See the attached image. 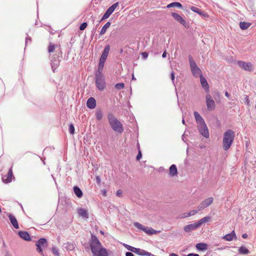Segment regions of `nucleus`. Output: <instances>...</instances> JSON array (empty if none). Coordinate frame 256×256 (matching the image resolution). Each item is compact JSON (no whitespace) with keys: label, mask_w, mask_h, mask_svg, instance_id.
Wrapping results in <instances>:
<instances>
[{"label":"nucleus","mask_w":256,"mask_h":256,"mask_svg":"<svg viewBox=\"0 0 256 256\" xmlns=\"http://www.w3.org/2000/svg\"><path fill=\"white\" fill-rule=\"evenodd\" d=\"M198 227L200 226L198 222H196L186 226L184 228V230L186 232H188L196 229Z\"/></svg>","instance_id":"14"},{"label":"nucleus","mask_w":256,"mask_h":256,"mask_svg":"<svg viewBox=\"0 0 256 256\" xmlns=\"http://www.w3.org/2000/svg\"><path fill=\"white\" fill-rule=\"evenodd\" d=\"M244 102L247 106L250 105V100L248 96H244Z\"/></svg>","instance_id":"50"},{"label":"nucleus","mask_w":256,"mask_h":256,"mask_svg":"<svg viewBox=\"0 0 256 256\" xmlns=\"http://www.w3.org/2000/svg\"><path fill=\"white\" fill-rule=\"evenodd\" d=\"M62 58V56L60 57L58 56V53L56 54L52 57V59L51 60V66L54 72L56 68L59 66Z\"/></svg>","instance_id":"6"},{"label":"nucleus","mask_w":256,"mask_h":256,"mask_svg":"<svg viewBox=\"0 0 256 256\" xmlns=\"http://www.w3.org/2000/svg\"><path fill=\"white\" fill-rule=\"evenodd\" d=\"M200 83L202 86V88L206 90H208V84L207 82L206 79L202 76V75H200Z\"/></svg>","instance_id":"23"},{"label":"nucleus","mask_w":256,"mask_h":256,"mask_svg":"<svg viewBox=\"0 0 256 256\" xmlns=\"http://www.w3.org/2000/svg\"><path fill=\"white\" fill-rule=\"evenodd\" d=\"M132 80H136V78H135L134 75H132Z\"/></svg>","instance_id":"64"},{"label":"nucleus","mask_w":256,"mask_h":256,"mask_svg":"<svg viewBox=\"0 0 256 256\" xmlns=\"http://www.w3.org/2000/svg\"><path fill=\"white\" fill-rule=\"evenodd\" d=\"M210 220H211V217L207 216H205V217L201 218L197 222H198L199 226H200L203 224L210 221Z\"/></svg>","instance_id":"29"},{"label":"nucleus","mask_w":256,"mask_h":256,"mask_svg":"<svg viewBox=\"0 0 256 256\" xmlns=\"http://www.w3.org/2000/svg\"><path fill=\"white\" fill-rule=\"evenodd\" d=\"M198 128L200 133L204 137L206 138H208L209 137V132L206 122L200 125H198Z\"/></svg>","instance_id":"9"},{"label":"nucleus","mask_w":256,"mask_h":256,"mask_svg":"<svg viewBox=\"0 0 256 256\" xmlns=\"http://www.w3.org/2000/svg\"><path fill=\"white\" fill-rule=\"evenodd\" d=\"M235 137V133L232 130H227L223 134L222 146L224 151L228 150L232 146Z\"/></svg>","instance_id":"2"},{"label":"nucleus","mask_w":256,"mask_h":256,"mask_svg":"<svg viewBox=\"0 0 256 256\" xmlns=\"http://www.w3.org/2000/svg\"><path fill=\"white\" fill-rule=\"evenodd\" d=\"M110 22H107L102 28L100 32V34L103 35L105 34V32L106 31V30L108 28L110 27Z\"/></svg>","instance_id":"35"},{"label":"nucleus","mask_w":256,"mask_h":256,"mask_svg":"<svg viewBox=\"0 0 256 256\" xmlns=\"http://www.w3.org/2000/svg\"><path fill=\"white\" fill-rule=\"evenodd\" d=\"M110 16V14L106 12H105V14H104V16H102L101 20L99 21L98 23H100L102 21L108 18Z\"/></svg>","instance_id":"46"},{"label":"nucleus","mask_w":256,"mask_h":256,"mask_svg":"<svg viewBox=\"0 0 256 256\" xmlns=\"http://www.w3.org/2000/svg\"><path fill=\"white\" fill-rule=\"evenodd\" d=\"M52 252L56 256H60L59 250L56 246H53L52 248Z\"/></svg>","instance_id":"40"},{"label":"nucleus","mask_w":256,"mask_h":256,"mask_svg":"<svg viewBox=\"0 0 256 256\" xmlns=\"http://www.w3.org/2000/svg\"><path fill=\"white\" fill-rule=\"evenodd\" d=\"M134 226L138 228L139 230H140L146 232L147 234L148 230L149 228L148 226H144L142 224H140L138 222H135L134 224Z\"/></svg>","instance_id":"21"},{"label":"nucleus","mask_w":256,"mask_h":256,"mask_svg":"<svg viewBox=\"0 0 256 256\" xmlns=\"http://www.w3.org/2000/svg\"><path fill=\"white\" fill-rule=\"evenodd\" d=\"M9 219L10 221L11 224L15 228H18V224L16 218L12 214H10L8 216Z\"/></svg>","instance_id":"20"},{"label":"nucleus","mask_w":256,"mask_h":256,"mask_svg":"<svg viewBox=\"0 0 256 256\" xmlns=\"http://www.w3.org/2000/svg\"><path fill=\"white\" fill-rule=\"evenodd\" d=\"M206 99L208 110L210 111L214 110L216 108V104L212 96L208 94L206 96Z\"/></svg>","instance_id":"10"},{"label":"nucleus","mask_w":256,"mask_h":256,"mask_svg":"<svg viewBox=\"0 0 256 256\" xmlns=\"http://www.w3.org/2000/svg\"><path fill=\"white\" fill-rule=\"evenodd\" d=\"M234 238H236V235L234 231H232V232L226 234L225 235L223 238L227 241H232Z\"/></svg>","instance_id":"24"},{"label":"nucleus","mask_w":256,"mask_h":256,"mask_svg":"<svg viewBox=\"0 0 256 256\" xmlns=\"http://www.w3.org/2000/svg\"><path fill=\"white\" fill-rule=\"evenodd\" d=\"M124 88V84L122 82L116 84L115 88L118 90L123 89Z\"/></svg>","instance_id":"41"},{"label":"nucleus","mask_w":256,"mask_h":256,"mask_svg":"<svg viewBox=\"0 0 256 256\" xmlns=\"http://www.w3.org/2000/svg\"><path fill=\"white\" fill-rule=\"evenodd\" d=\"M187 256H200L198 254H189L187 255Z\"/></svg>","instance_id":"58"},{"label":"nucleus","mask_w":256,"mask_h":256,"mask_svg":"<svg viewBox=\"0 0 256 256\" xmlns=\"http://www.w3.org/2000/svg\"><path fill=\"white\" fill-rule=\"evenodd\" d=\"M198 210H192L188 212V216H190L194 215L196 214L198 212Z\"/></svg>","instance_id":"47"},{"label":"nucleus","mask_w":256,"mask_h":256,"mask_svg":"<svg viewBox=\"0 0 256 256\" xmlns=\"http://www.w3.org/2000/svg\"><path fill=\"white\" fill-rule=\"evenodd\" d=\"M110 46L108 44L105 46V48L102 52V54L108 56V53L110 52Z\"/></svg>","instance_id":"39"},{"label":"nucleus","mask_w":256,"mask_h":256,"mask_svg":"<svg viewBox=\"0 0 256 256\" xmlns=\"http://www.w3.org/2000/svg\"><path fill=\"white\" fill-rule=\"evenodd\" d=\"M69 132L71 134H74V127L72 124L69 125Z\"/></svg>","instance_id":"44"},{"label":"nucleus","mask_w":256,"mask_h":256,"mask_svg":"<svg viewBox=\"0 0 256 256\" xmlns=\"http://www.w3.org/2000/svg\"><path fill=\"white\" fill-rule=\"evenodd\" d=\"M96 119L100 120L103 118V112L100 109H97L95 113Z\"/></svg>","instance_id":"30"},{"label":"nucleus","mask_w":256,"mask_h":256,"mask_svg":"<svg viewBox=\"0 0 256 256\" xmlns=\"http://www.w3.org/2000/svg\"><path fill=\"white\" fill-rule=\"evenodd\" d=\"M250 24L245 22H241L240 23V26L242 30H245L249 28Z\"/></svg>","instance_id":"36"},{"label":"nucleus","mask_w":256,"mask_h":256,"mask_svg":"<svg viewBox=\"0 0 256 256\" xmlns=\"http://www.w3.org/2000/svg\"><path fill=\"white\" fill-rule=\"evenodd\" d=\"M170 256H178V255L174 253H172L170 254Z\"/></svg>","instance_id":"63"},{"label":"nucleus","mask_w":256,"mask_h":256,"mask_svg":"<svg viewBox=\"0 0 256 256\" xmlns=\"http://www.w3.org/2000/svg\"><path fill=\"white\" fill-rule=\"evenodd\" d=\"M87 23L86 22H82L80 26V30H84L87 26Z\"/></svg>","instance_id":"48"},{"label":"nucleus","mask_w":256,"mask_h":256,"mask_svg":"<svg viewBox=\"0 0 256 256\" xmlns=\"http://www.w3.org/2000/svg\"><path fill=\"white\" fill-rule=\"evenodd\" d=\"M194 114L196 122L198 124V125H200L202 124L205 123L204 118L202 117V116L199 114L198 112H194Z\"/></svg>","instance_id":"19"},{"label":"nucleus","mask_w":256,"mask_h":256,"mask_svg":"<svg viewBox=\"0 0 256 256\" xmlns=\"http://www.w3.org/2000/svg\"><path fill=\"white\" fill-rule=\"evenodd\" d=\"M142 156V153H141L140 151L139 150L138 153V155L136 156V160H140Z\"/></svg>","instance_id":"53"},{"label":"nucleus","mask_w":256,"mask_h":256,"mask_svg":"<svg viewBox=\"0 0 256 256\" xmlns=\"http://www.w3.org/2000/svg\"><path fill=\"white\" fill-rule=\"evenodd\" d=\"M122 190H118L116 192V196L120 197L122 196Z\"/></svg>","instance_id":"54"},{"label":"nucleus","mask_w":256,"mask_h":256,"mask_svg":"<svg viewBox=\"0 0 256 256\" xmlns=\"http://www.w3.org/2000/svg\"><path fill=\"white\" fill-rule=\"evenodd\" d=\"M140 256H154L153 254H152L150 252H146L144 250H142V252L140 254Z\"/></svg>","instance_id":"42"},{"label":"nucleus","mask_w":256,"mask_h":256,"mask_svg":"<svg viewBox=\"0 0 256 256\" xmlns=\"http://www.w3.org/2000/svg\"><path fill=\"white\" fill-rule=\"evenodd\" d=\"M104 65V63L99 62L98 70L96 72L95 74H103L102 72L103 71Z\"/></svg>","instance_id":"31"},{"label":"nucleus","mask_w":256,"mask_h":256,"mask_svg":"<svg viewBox=\"0 0 256 256\" xmlns=\"http://www.w3.org/2000/svg\"><path fill=\"white\" fill-rule=\"evenodd\" d=\"M93 256H108L107 250L104 248L96 236L91 234V238L89 241Z\"/></svg>","instance_id":"1"},{"label":"nucleus","mask_w":256,"mask_h":256,"mask_svg":"<svg viewBox=\"0 0 256 256\" xmlns=\"http://www.w3.org/2000/svg\"><path fill=\"white\" fill-rule=\"evenodd\" d=\"M108 120L112 130L120 134L124 131V127L121 122L112 112L108 114Z\"/></svg>","instance_id":"3"},{"label":"nucleus","mask_w":256,"mask_h":256,"mask_svg":"<svg viewBox=\"0 0 256 256\" xmlns=\"http://www.w3.org/2000/svg\"><path fill=\"white\" fill-rule=\"evenodd\" d=\"M213 201L214 198L212 197L205 199L198 206V210L201 211L204 210L205 208L210 206L213 202Z\"/></svg>","instance_id":"8"},{"label":"nucleus","mask_w":256,"mask_h":256,"mask_svg":"<svg viewBox=\"0 0 256 256\" xmlns=\"http://www.w3.org/2000/svg\"><path fill=\"white\" fill-rule=\"evenodd\" d=\"M74 192L76 196L79 198H80L82 196V192L80 188L78 186H74Z\"/></svg>","instance_id":"27"},{"label":"nucleus","mask_w":256,"mask_h":256,"mask_svg":"<svg viewBox=\"0 0 256 256\" xmlns=\"http://www.w3.org/2000/svg\"><path fill=\"white\" fill-rule=\"evenodd\" d=\"M95 84L99 90H104L106 87L105 78L103 74H95Z\"/></svg>","instance_id":"5"},{"label":"nucleus","mask_w":256,"mask_h":256,"mask_svg":"<svg viewBox=\"0 0 256 256\" xmlns=\"http://www.w3.org/2000/svg\"><path fill=\"white\" fill-rule=\"evenodd\" d=\"M96 182L98 184H100V183L101 180H100V178L99 176H96Z\"/></svg>","instance_id":"57"},{"label":"nucleus","mask_w":256,"mask_h":256,"mask_svg":"<svg viewBox=\"0 0 256 256\" xmlns=\"http://www.w3.org/2000/svg\"><path fill=\"white\" fill-rule=\"evenodd\" d=\"M78 212L79 216H82L84 218H88V211L84 208H80L78 209Z\"/></svg>","instance_id":"22"},{"label":"nucleus","mask_w":256,"mask_h":256,"mask_svg":"<svg viewBox=\"0 0 256 256\" xmlns=\"http://www.w3.org/2000/svg\"><path fill=\"white\" fill-rule=\"evenodd\" d=\"M178 174V170L175 164H172L170 168V174L174 176Z\"/></svg>","instance_id":"26"},{"label":"nucleus","mask_w":256,"mask_h":256,"mask_svg":"<svg viewBox=\"0 0 256 256\" xmlns=\"http://www.w3.org/2000/svg\"><path fill=\"white\" fill-rule=\"evenodd\" d=\"M36 245L45 248L47 246L46 240L44 238H40L36 242Z\"/></svg>","instance_id":"28"},{"label":"nucleus","mask_w":256,"mask_h":256,"mask_svg":"<svg viewBox=\"0 0 256 256\" xmlns=\"http://www.w3.org/2000/svg\"><path fill=\"white\" fill-rule=\"evenodd\" d=\"M76 246V245L74 243H72L70 242H66L62 244L63 248L68 251H72L74 250Z\"/></svg>","instance_id":"15"},{"label":"nucleus","mask_w":256,"mask_h":256,"mask_svg":"<svg viewBox=\"0 0 256 256\" xmlns=\"http://www.w3.org/2000/svg\"><path fill=\"white\" fill-rule=\"evenodd\" d=\"M166 51H164V52H163L162 54V57L163 58H166Z\"/></svg>","instance_id":"62"},{"label":"nucleus","mask_w":256,"mask_h":256,"mask_svg":"<svg viewBox=\"0 0 256 256\" xmlns=\"http://www.w3.org/2000/svg\"><path fill=\"white\" fill-rule=\"evenodd\" d=\"M168 8H170L172 7H177L180 8H182V4L178 2H173L170 4H168L167 6Z\"/></svg>","instance_id":"32"},{"label":"nucleus","mask_w":256,"mask_h":256,"mask_svg":"<svg viewBox=\"0 0 256 256\" xmlns=\"http://www.w3.org/2000/svg\"><path fill=\"white\" fill-rule=\"evenodd\" d=\"M142 55L144 58H146L148 56V54L146 52H143L142 53Z\"/></svg>","instance_id":"55"},{"label":"nucleus","mask_w":256,"mask_h":256,"mask_svg":"<svg viewBox=\"0 0 256 256\" xmlns=\"http://www.w3.org/2000/svg\"><path fill=\"white\" fill-rule=\"evenodd\" d=\"M86 106L90 109H94L96 106V100L94 98H89L86 102Z\"/></svg>","instance_id":"17"},{"label":"nucleus","mask_w":256,"mask_h":256,"mask_svg":"<svg viewBox=\"0 0 256 256\" xmlns=\"http://www.w3.org/2000/svg\"><path fill=\"white\" fill-rule=\"evenodd\" d=\"M224 94H225V96H226V97H227V98H230V94H228V92L227 91H226V92H225Z\"/></svg>","instance_id":"60"},{"label":"nucleus","mask_w":256,"mask_h":256,"mask_svg":"<svg viewBox=\"0 0 256 256\" xmlns=\"http://www.w3.org/2000/svg\"><path fill=\"white\" fill-rule=\"evenodd\" d=\"M196 248L198 250L204 251L207 249L208 245L203 242L198 243L196 244Z\"/></svg>","instance_id":"25"},{"label":"nucleus","mask_w":256,"mask_h":256,"mask_svg":"<svg viewBox=\"0 0 256 256\" xmlns=\"http://www.w3.org/2000/svg\"><path fill=\"white\" fill-rule=\"evenodd\" d=\"M248 236L246 234H244L242 235V238H248Z\"/></svg>","instance_id":"61"},{"label":"nucleus","mask_w":256,"mask_h":256,"mask_svg":"<svg viewBox=\"0 0 256 256\" xmlns=\"http://www.w3.org/2000/svg\"><path fill=\"white\" fill-rule=\"evenodd\" d=\"M124 246L130 252H134L135 254H138V255L140 256V254L142 252V249L139 248H136L134 247H133L132 246H130V245L124 244Z\"/></svg>","instance_id":"16"},{"label":"nucleus","mask_w":256,"mask_h":256,"mask_svg":"<svg viewBox=\"0 0 256 256\" xmlns=\"http://www.w3.org/2000/svg\"><path fill=\"white\" fill-rule=\"evenodd\" d=\"M170 78H171V79H172V83L174 84V78H175V76H174V72H172L171 74H170Z\"/></svg>","instance_id":"52"},{"label":"nucleus","mask_w":256,"mask_h":256,"mask_svg":"<svg viewBox=\"0 0 256 256\" xmlns=\"http://www.w3.org/2000/svg\"><path fill=\"white\" fill-rule=\"evenodd\" d=\"M48 52L49 53L56 52V54L58 53V56L60 57L62 56V52L60 45L54 44L50 43L48 47Z\"/></svg>","instance_id":"7"},{"label":"nucleus","mask_w":256,"mask_h":256,"mask_svg":"<svg viewBox=\"0 0 256 256\" xmlns=\"http://www.w3.org/2000/svg\"><path fill=\"white\" fill-rule=\"evenodd\" d=\"M126 256H134L132 252H128L126 254Z\"/></svg>","instance_id":"56"},{"label":"nucleus","mask_w":256,"mask_h":256,"mask_svg":"<svg viewBox=\"0 0 256 256\" xmlns=\"http://www.w3.org/2000/svg\"><path fill=\"white\" fill-rule=\"evenodd\" d=\"M238 64L240 68H242L245 70L251 72L253 69L252 64L250 62H246L243 61L239 60L238 62Z\"/></svg>","instance_id":"11"},{"label":"nucleus","mask_w":256,"mask_h":256,"mask_svg":"<svg viewBox=\"0 0 256 256\" xmlns=\"http://www.w3.org/2000/svg\"><path fill=\"white\" fill-rule=\"evenodd\" d=\"M110 16V14L106 12H105V14H104V16H102L101 20L99 21L98 23H100L102 21L108 18Z\"/></svg>","instance_id":"45"},{"label":"nucleus","mask_w":256,"mask_h":256,"mask_svg":"<svg viewBox=\"0 0 256 256\" xmlns=\"http://www.w3.org/2000/svg\"><path fill=\"white\" fill-rule=\"evenodd\" d=\"M30 38H26V45L28 42H30Z\"/></svg>","instance_id":"59"},{"label":"nucleus","mask_w":256,"mask_h":256,"mask_svg":"<svg viewBox=\"0 0 256 256\" xmlns=\"http://www.w3.org/2000/svg\"><path fill=\"white\" fill-rule=\"evenodd\" d=\"M18 234L19 236L23 240L26 241H30L31 240L30 236L27 232L19 231Z\"/></svg>","instance_id":"18"},{"label":"nucleus","mask_w":256,"mask_h":256,"mask_svg":"<svg viewBox=\"0 0 256 256\" xmlns=\"http://www.w3.org/2000/svg\"><path fill=\"white\" fill-rule=\"evenodd\" d=\"M171 15L176 21L186 26V22L180 15L176 12H172Z\"/></svg>","instance_id":"12"},{"label":"nucleus","mask_w":256,"mask_h":256,"mask_svg":"<svg viewBox=\"0 0 256 256\" xmlns=\"http://www.w3.org/2000/svg\"><path fill=\"white\" fill-rule=\"evenodd\" d=\"M160 232V231H157L152 228H149L148 230L147 234L148 235H152L154 234H157Z\"/></svg>","instance_id":"38"},{"label":"nucleus","mask_w":256,"mask_h":256,"mask_svg":"<svg viewBox=\"0 0 256 256\" xmlns=\"http://www.w3.org/2000/svg\"><path fill=\"white\" fill-rule=\"evenodd\" d=\"M190 10L194 12H196L197 14H199L200 16L206 15V14H204V12L201 10H200L197 7L192 6L190 8Z\"/></svg>","instance_id":"34"},{"label":"nucleus","mask_w":256,"mask_h":256,"mask_svg":"<svg viewBox=\"0 0 256 256\" xmlns=\"http://www.w3.org/2000/svg\"><path fill=\"white\" fill-rule=\"evenodd\" d=\"M118 5V2H116L114 4H113L112 6H110L107 10L106 12L111 14L115 10V9L116 8V7Z\"/></svg>","instance_id":"33"},{"label":"nucleus","mask_w":256,"mask_h":256,"mask_svg":"<svg viewBox=\"0 0 256 256\" xmlns=\"http://www.w3.org/2000/svg\"><path fill=\"white\" fill-rule=\"evenodd\" d=\"M178 217L180 218H185L188 217V212H184L183 214H182L179 215Z\"/></svg>","instance_id":"51"},{"label":"nucleus","mask_w":256,"mask_h":256,"mask_svg":"<svg viewBox=\"0 0 256 256\" xmlns=\"http://www.w3.org/2000/svg\"><path fill=\"white\" fill-rule=\"evenodd\" d=\"M36 246V250L39 253H40L42 256H44V254L43 252V248H44V247H42L41 246Z\"/></svg>","instance_id":"43"},{"label":"nucleus","mask_w":256,"mask_h":256,"mask_svg":"<svg viewBox=\"0 0 256 256\" xmlns=\"http://www.w3.org/2000/svg\"><path fill=\"white\" fill-rule=\"evenodd\" d=\"M188 60L191 71L194 76L196 78H198L199 76H200V75H202V71L198 66L192 56H188Z\"/></svg>","instance_id":"4"},{"label":"nucleus","mask_w":256,"mask_h":256,"mask_svg":"<svg viewBox=\"0 0 256 256\" xmlns=\"http://www.w3.org/2000/svg\"><path fill=\"white\" fill-rule=\"evenodd\" d=\"M13 174H12V168H10L8 170V172L7 174L2 176V180L3 182L5 183H8L12 182V178Z\"/></svg>","instance_id":"13"},{"label":"nucleus","mask_w":256,"mask_h":256,"mask_svg":"<svg viewBox=\"0 0 256 256\" xmlns=\"http://www.w3.org/2000/svg\"><path fill=\"white\" fill-rule=\"evenodd\" d=\"M238 250L241 254H248L250 252L249 250L244 246L240 247Z\"/></svg>","instance_id":"37"},{"label":"nucleus","mask_w":256,"mask_h":256,"mask_svg":"<svg viewBox=\"0 0 256 256\" xmlns=\"http://www.w3.org/2000/svg\"><path fill=\"white\" fill-rule=\"evenodd\" d=\"M107 57V56L102 54L100 59V62L104 63L106 60Z\"/></svg>","instance_id":"49"}]
</instances>
